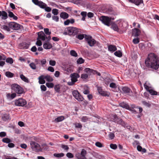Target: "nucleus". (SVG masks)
<instances>
[{"mask_svg":"<svg viewBox=\"0 0 159 159\" xmlns=\"http://www.w3.org/2000/svg\"><path fill=\"white\" fill-rule=\"evenodd\" d=\"M145 63L148 67L157 70L159 67V57L156 54L151 53L146 59Z\"/></svg>","mask_w":159,"mask_h":159,"instance_id":"obj_1","label":"nucleus"},{"mask_svg":"<svg viewBox=\"0 0 159 159\" xmlns=\"http://www.w3.org/2000/svg\"><path fill=\"white\" fill-rule=\"evenodd\" d=\"M79 32V29L76 27H69L66 28L63 32V34L65 35H68L70 36H75Z\"/></svg>","mask_w":159,"mask_h":159,"instance_id":"obj_2","label":"nucleus"},{"mask_svg":"<svg viewBox=\"0 0 159 159\" xmlns=\"http://www.w3.org/2000/svg\"><path fill=\"white\" fill-rule=\"evenodd\" d=\"M113 117V121L115 123L120 125L122 126L125 128H126L128 129H129L130 128V126L125 122L121 119L118 118L116 115H114Z\"/></svg>","mask_w":159,"mask_h":159,"instance_id":"obj_3","label":"nucleus"},{"mask_svg":"<svg viewBox=\"0 0 159 159\" xmlns=\"http://www.w3.org/2000/svg\"><path fill=\"white\" fill-rule=\"evenodd\" d=\"M11 88L15 92L18 94H21L24 93V89L20 85L16 84H14L11 85Z\"/></svg>","mask_w":159,"mask_h":159,"instance_id":"obj_4","label":"nucleus"},{"mask_svg":"<svg viewBox=\"0 0 159 159\" xmlns=\"http://www.w3.org/2000/svg\"><path fill=\"white\" fill-rule=\"evenodd\" d=\"M30 147L32 150L36 152L42 151V148L40 145L34 141H31L30 143Z\"/></svg>","mask_w":159,"mask_h":159,"instance_id":"obj_5","label":"nucleus"},{"mask_svg":"<svg viewBox=\"0 0 159 159\" xmlns=\"http://www.w3.org/2000/svg\"><path fill=\"white\" fill-rule=\"evenodd\" d=\"M84 38L90 47L94 46L96 43V41L90 35L85 34Z\"/></svg>","mask_w":159,"mask_h":159,"instance_id":"obj_6","label":"nucleus"},{"mask_svg":"<svg viewBox=\"0 0 159 159\" xmlns=\"http://www.w3.org/2000/svg\"><path fill=\"white\" fill-rule=\"evenodd\" d=\"M114 18L109 17L108 16H102L100 17V20L102 23L105 25L108 26L110 25L111 20H114Z\"/></svg>","mask_w":159,"mask_h":159,"instance_id":"obj_7","label":"nucleus"},{"mask_svg":"<svg viewBox=\"0 0 159 159\" xmlns=\"http://www.w3.org/2000/svg\"><path fill=\"white\" fill-rule=\"evenodd\" d=\"M122 25L123 23H122L120 22L118 25L114 23L112 24L111 27L114 30L120 33L122 31V30L123 29L121 28Z\"/></svg>","mask_w":159,"mask_h":159,"instance_id":"obj_8","label":"nucleus"},{"mask_svg":"<svg viewBox=\"0 0 159 159\" xmlns=\"http://www.w3.org/2000/svg\"><path fill=\"white\" fill-rule=\"evenodd\" d=\"M87 154L86 151L83 149L80 153H77L75 154V157L78 159H86L85 155Z\"/></svg>","mask_w":159,"mask_h":159,"instance_id":"obj_9","label":"nucleus"},{"mask_svg":"<svg viewBox=\"0 0 159 159\" xmlns=\"http://www.w3.org/2000/svg\"><path fill=\"white\" fill-rule=\"evenodd\" d=\"M10 28L14 30H19L20 27L21 25L15 22H10L9 23Z\"/></svg>","mask_w":159,"mask_h":159,"instance_id":"obj_10","label":"nucleus"},{"mask_svg":"<svg viewBox=\"0 0 159 159\" xmlns=\"http://www.w3.org/2000/svg\"><path fill=\"white\" fill-rule=\"evenodd\" d=\"M32 2L35 5L38 6L42 8H44L46 4L43 2L39 0H32Z\"/></svg>","mask_w":159,"mask_h":159,"instance_id":"obj_11","label":"nucleus"},{"mask_svg":"<svg viewBox=\"0 0 159 159\" xmlns=\"http://www.w3.org/2000/svg\"><path fill=\"white\" fill-rule=\"evenodd\" d=\"M32 2L35 5L38 6L42 8H44L46 4L43 2L39 0H32Z\"/></svg>","mask_w":159,"mask_h":159,"instance_id":"obj_12","label":"nucleus"},{"mask_svg":"<svg viewBox=\"0 0 159 159\" xmlns=\"http://www.w3.org/2000/svg\"><path fill=\"white\" fill-rule=\"evenodd\" d=\"M73 96L76 99H84L83 96L77 90H74L72 92Z\"/></svg>","mask_w":159,"mask_h":159,"instance_id":"obj_13","label":"nucleus"},{"mask_svg":"<svg viewBox=\"0 0 159 159\" xmlns=\"http://www.w3.org/2000/svg\"><path fill=\"white\" fill-rule=\"evenodd\" d=\"M26 103V100H15V105L19 106H23Z\"/></svg>","mask_w":159,"mask_h":159,"instance_id":"obj_14","label":"nucleus"},{"mask_svg":"<svg viewBox=\"0 0 159 159\" xmlns=\"http://www.w3.org/2000/svg\"><path fill=\"white\" fill-rule=\"evenodd\" d=\"M123 92L126 94L131 96L132 95V92L131 89L127 87H124L122 88Z\"/></svg>","mask_w":159,"mask_h":159,"instance_id":"obj_15","label":"nucleus"},{"mask_svg":"<svg viewBox=\"0 0 159 159\" xmlns=\"http://www.w3.org/2000/svg\"><path fill=\"white\" fill-rule=\"evenodd\" d=\"M129 2L133 3L136 6H139L142 4L144 5L143 0H128Z\"/></svg>","mask_w":159,"mask_h":159,"instance_id":"obj_16","label":"nucleus"},{"mask_svg":"<svg viewBox=\"0 0 159 159\" xmlns=\"http://www.w3.org/2000/svg\"><path fill=\"white\" fill-rule=\"evenodd\" d=\"M80 77V75L78 73H74L71 74L70 75L71 80L73 81V82L75 83L77 81V79L79 78Z\"/></svg>","mask_w":159,"mask_h":159,"instance_id":"obj_17","label":"nucleus"},{"mask_svg":"<svg viewBox=\"0 0 159 159\" xmlns=\"http://www.w3.org/2000/svg\"><path fill=\"white\" fill-rule=\"evenodd\" d=\"M30 45L29 43H27L25 42L20 44L19 47L21 49H27L29 48Z\"/></svg>","mask_w":159,"mask_h":159,"instance_id":"obj_18","label":"nucleus"},{"mask_svg":"<svg viewBox=\"0 0 159 159\" xmlns=\"http://www.w3.org/2000/svg\"><path fill=\"white\" fill-rule=\"evenodd\" d=\"M38 38L37 39L41 40L42 41H44L45 39V34L43 31H41L38 33Z\"/></svg>","mask_w":159,"mask_h":159,"instance_id":"obj_19","label":"nucleus"},{"mask_svg":"<svg viewBox=\"0 0 159 159\" xmlns=\"http://www.w3.org/2000/svg\"><path fill=\"white\" fill-rule=\"evenodd\" d=\"M140 32L139 29L135 28L133 29L132 35L134 37H138L140 35Z\"/></svg>","mask_w":159,"mask_h":159,"instance_id":"obj_20","label":"nucleus"},{"mask_svg":"<svg viewBox=\"0 0 159 159\" xmlns=\"http://www.w3.org/2000/svg\"><path fill=\"white\" fill-rule=\"evenodd\" d=\"M2 16V20H6L8 18V15L7 13L5 11H0V17Z\"/></svg>","mask_w":159,"mask_h":159,"instance_id":"obj_21","label":"nucleus"},{"mask_svg":"<svg viewBox=\"0 0 159 159\" xmlns=\"http://www.w3.org/2000/svg\"><path fill=\"white\" fill-rule=\"evenodd\" d=\"M119 105L120 107L123 108H125L128 110L130 109V107L128 104L124 102L120 103Z\"/></svg>","mask_w":159,"mask_h":159,"instance_id":"obj_22","label":"nucleus"},{"mask_svg":"<svg viewBox=\"0 0 159 159\" xmlns=\"http://www.w3.org/2000/svg\"><path fill=\"white\" fill-rule=\"evenodd\" d=\"M108 50L110 52H114L117 50L116 47L113 45H110L108 46Z\"/></svg>","mask_w":159,"mask_h":159,"instance_id":"obj_23","label":"nucleus"},{"mask_svg":"<svg viewBox=\"0 0 159 159\" xmlns=\"http://www.w3.org/2000/svg\"><path fill=\"white\" fill-rule=\"evenodd\" d=\"M1 117L3 120L6 121L9 119V115L8 114H3L1 115Z\"/></svg>","mask_w":159,"mask_h":159,"instance_id":"obj_24","label":"nucleus"},{"mask_svg":"<svg viewBox=\"0 0 159 159\" xmlns=\"http://www.w3.org/2000/svg\"><path fill=\"white\" fill-rule=\"evenodd\" d=\"M44 75H42L39 78V83L40 84H43L45 83V81L44 80L45 78H44Z\"/></svg>","mask_w":159,"mask_h":159,"instance_id":"obj_25","label":"nucleus"},{"mask_svg":"<svg viewBox=\"0 0 159 159\" xmlns=\"http://www.w3.org/2000/svg\"><path fill=\"white\" fill-rule=\"evenodd\" d=\"M98 90L99 93L102 95L104 96H109V94L107 92L102 91L101 89L98 88Z\"/></svg>","mask_w":159,"mask_h":159,"instance_id":"obj_26","label":"nucleus"},{"mask_svg":"<svg viewBox=\"0 0 159 159\" xmlns=\"http://www.w3.org/2000/svg\"><path fill=\"white\" fill-rule=\"evenodd\" d=\"M105 13L110 15L113 14L114 12L111 7H109L105 11Z\"/></svg>","mask_w":159,"mask_h":159,"instance_id":"obj_27","label":"nucleus"},{"mask_svg":"<svg viewBox=\"0 0 159 159\" xmlns=\"http://www.w3.org/2000/svg\"><path fill=\"white\" fill-rule=\"evenodd\" d=\"M43 47L45 49H50L52 48V46L51 44L47 43L43 44Z\"/></svg>","mask_w":159,"mask_h":159,"instance_id":"obj_28","label":"nucleus"},{"mask_svg":"<svg viewBox=\"0 0 159 159\" xmlns=\"http://www.w3.org/2000/svg\"><path fill=\"white\" fill-rule=\"evenodd\" d=\"M60 16L61 18L64 19L67 18L69 16L68 14L66 12H61Z\"/></svg>","mask_w":159,"mask_h":159,"instance_id":"obj_29","label":"nucleus"},{"mask_svg":"<svg viewBox=\"0 0 159 159\" xmlns=\"http://www.w3.org/2000/svg\"><path fill=\"white\" fill-rule=\"evenodd\" d=\"M8 16L10 18H13L15 20H17L18 19L17 17L15 16L13 13L11 11H8Z\"/></svg>","mask_w":159,"mask_h":159,"instance_id":"obj_30","label":"nucleus"},{"mask_svg":"<svg viewBox=\"0 0 159 159\" xmlns=\"http://www.w3.org/2000/svg\"><path fill=\"white\" fill-rule=\"evenodd\" d=\"M20 77L21 79L24 82L27 83L29 82V80L27 78L25 77L23 74H21L20 75Z\"/></svg>","mask_w":159,"mask_h":159,"instance_id":"obj_31","label":"nucleus"},{"mask_svg":"<svg viewBox=\"0 0 159 159\" xmlns=\"http://www.w3.org/2000/svg\"><path fill=\"white\" fill-rule=\"evenodd\" d=\"M64 154L63 153H55L53 154L54 157L59 158L63 157L64 156Z\"/></svg>","mask_w":159,"mask_h":159,"instance_id":"obj_32","label":"nucleus"},{"mask_svg":"<svg viewBox=\"0 0 159 159\" xmlns=\"http://www.w3.org/2000/svg\"><path fill=\"white\" fill-rule=\"evenodd\" d=\"M44 78L47 81L50 82H52L53 80L52 78L49 75H46L44 76Z\"/></svg>","mask_w":159,"mask_h":159,"instance_id":"obj_33","label":"nucleus"},{"mask_svg":"<svg viewBox=\"0 0 159 159\" xmlns=\"http://www.w3.org/2000/svg\"><path fill=\"white\" fill-rule=\"evenodd\" d=\"M7 96L8 98L13 99L16 97V93H13L11 94L10 93H7Z\"/></svg>","mask_w":159,"mask_h":159,"instance_id":"obj_34","label":"nucleus"},{"mask_svg":"<svg viewBox=\"0 0 159 159\" xmlns=\"http://www.w3.org/2000/svg\"><path fill=\"white\" fill-rule=\"evenodd\" d=\"M2 141L4 143L8 144L11 142V140L10 139L8 138H5L2 139Z\"/></svg>","mask_w":159,"mask_h":159,"instance_id":"obj_35","label":"nucleus"},{"mask_svg":"<svg viewBox=\"0 0 159 159\" xmlns=\"http://www.w3.org/2000/svg\"><path fill=\"white\" fill-rule=\"evenodd\" d=\"M1 28L7 31H10V28L9 25L7 26L5 25H2Z\"/></svg>","mask_w":159,"mask_h":159,"instance_id":"obj_36","label":"nucleus"},{"mask_svg":"<svg viewBox=\"0 0 159 159\" xmlns=\"http://www.w3.org/2000/svg\"><path fill=\"white\" fill-rule=\"evenodd\" d=\"M64 119V117L63 116H61L57 117L55 120V121L57 122L61 121Z\"/></svg>","mask_w":159,"mask_h":159,"instance_id":"obj_37","label":"nucleus"},{"mask_svg":"<svg viewBox=\"0 0 159 159\" xmlns=\"http://www.w3.org/2000/svg\"><path fill=\"white\" fill-rule=\"evenodd\" d=\"M5 75L8 77L12 78L14 76V74L10 72L7 71L5 73Z\"/></svg>","mask_w":159,"mask_h":159,"instance_id":"obj_38","label":"nucleus"},{"mask_svg":"<svg viewBox=\"0 0 159 159\" xmlns=\"http://www.w3.org/2000/svg\"><path fill=\"white\" fill-rule=\"evenodd\" d=\"M114 54L115 56L120 57H121L122 55V52L120 51H116Z\"/></svg>","mask_w":159,"mask_h":159,"instance_id":"obj_39","label":"nucleus"},{"mask_svg":"<svg viewBox=\"0 0 159 159\" xmlns=\"http://www.w3.org/2000/svg\"><path fill=\"white\" fill-rule=\"evenodd\" d=\"M42 150H47L48 148V146L45 143H44L41 145Z\"/></svg>","mask_w":159,"mask_h":159,"instance_id":"obj_40","label":"nucleus"},{"mask_svg":"<svg viewBox=\"0 0 159 159\" xmlns=\"http://www.w3.org/2000/svg\"><path fill=\"white\" fill-rule=\"evenodd\" d=\"M6 62L11 64L13 62V59L11 57H8L6 59Z\"/></svg>","mask_w":159,"mask_h":159,"instance_id":"obj_41","label":"nucleus"},{"mask_svg":"<svg viewBox=\"0 0 159 159\" xmlns=\"http://www.w3.org/2000/svg\"><path fill=\"white\" fill-rule=\"evenodd\" d=\"M142 103L144 106L148 107H150L151 106V103L149 101H143Z\"/></svg>","mask_w":159,"mask_h":159,"instance_id":"obj_42","label":"nucleus"},{"mask_svg":"<svg viewBox=\"0 0 159 159\" xmlns=\"http://www.w3.org/2000/svg\"><path fill=\"white\" fill-rule=\"evenodd\" d=\"M54 89L56 92L58 93L60 91V84L55 85L54 86Z\"/></svg>","mask_w":159,"mask_h":159,"instance_id":"obj_43","label":"nucleus"},{"mask_svg":"<svg viewBox=\"0 0 159 159\" xmlns=\"http://www.w3.org/2000/svg\"><path fill=\"white\" fill-rule=\"evenodd\" d=\"M70 54L72 56L77 57L78 55L76 52L74 50H71L70 51Z\"/></svg>","mask_w":159,"mask_h":159,"instance_id":"obj_44","label":"nucleus"},{"mask_svg":"<svg viewBox=\"0 0 159 159\" xmlns=\"http://www.w3.org/2000/svg\"><path fill=\"white\" fill-rule=\"evenodd\" d=\"M84 60L82 58H79L77 61V62L78 64H81L83 63L84 62Z\"/></svg>","mask_w":159,"mask_h":159,"instance_id":"obj_45","label":"nucleus"},{"mask_svg":"<svg viewBox=\"0 0 159 159\" xmlns=\"http://www.w3.org/2000/svg\"><path fill=\"white\" fill-rule=\"evenodd\" d=\"M52 13L54 15L57 16L58 14V10L56 8L53 9L52 10Z\"/></svg>","mask_w":159,"mask_h":159,"instance_id":"obj_46","label":"nucleus"},{"mask_svg":"<svg viewBox=\"0 0 159 159\" xmlns=\"http://www.w3.org/2000/svg\"><path fill=\"white\" fill-rule=\"evenodd\" d=\"M149 93L152 95H157V92L152 89H150V90H149Z\"/></svg>","mask_w":159,"mask_h":159,"instance_id":"obj_47","label":"nucleus"},{"mask_svg":"<svg viewBox=\"0 0 159 159\" xmlns=\"http://www.w3.org/2000/svg\"><path fill=\"white\" fill-rule=\"evenodd\" d=\"M76 38L80 40L83 39L84 37V34H80L76 36Z\"/></svg>","mask_w":159,"mask_h":159,"instance_id":"obj_48","label":"nucleus"},{"mask_svg":"<svg viewBox=\"0 0 159 159\" xmlns=\"http://www.w3.org/2000/svg\"><path fill=\"white\" fill-rule=\"evenodd\" d=\"M46 85L49 88H52L54 86V84L52 83H47L46 84Z\"/></svg>","mask_w":159,"mask_h":159,"instance_id":"obj_49","label":"nucleus"},{"mask_svg":"<svg viewBox=\"0 0 159 159\" xmlns=\"http://www.w3.org/2000/svg\"><path fill=\"white\" fill-rule=\"evenodd\" d=\"M80 101V103L81 105H83L84 106H85L88 104V102L86 100H79Z\"/></svg>","mask_w":159,"mask_h":159,"instance_id":"obj_50","label":"nucleus"},{"mask_svg":"<svg viewBox=\"0 0 159 159\" xmlns=\"http://www.w3.org/2000/svg\"><path fill=\"white\" fill-rule=\"evenodd\" d=\"M61 148L64 149V150L68 151L69 148L67 145H65L63 144H62L61 146Z\"/></svg>","mask_w":159,"mask_h":159,"instance_id":"obj_51","label":"nucleus"},{"mask_svg":"<svg viewBox=\"0 0 159 159\" xmlns=\"http://www.w3.org/2000/svg\"><path fill=\"white\" fill-rule=\"evenodd\" d=\"M44 30L45 34L47 35H49L51 34V32L49 31V29L48 28H45Z\"/></svg>","mask_w":159,"mask_h":159,"instance_id":"obj_52","label":"nucleus"},{"mask_svg":"<svg viewBox=\"0 0 159 159\" xmlns=\"http://www.w3.org/2000/svg\"><path fill=\"white\" fill-rule=\"evenodd\" d=\"M108 137L110 139H112L115 137V134L113 133L110 132L108 135Z\"/></svg>","mask_w":159,"mask_h":159,"instance_id":"obj_53","label":"nucleus"},{"mask_svg":"<svg viewBox=\"0 0 159 159\" xmlns=\"http://www.w3.org/2000/svg\"><path fill=\"white\" fill-rule=\"evenodd\" d=\"M52 18L53 20L56 22H58L59 21V17L58 16H57L54 15L52 16Z\"/></svg>","mask_w":159,"mask_h":159,"instance_id":"obj_54","label":"nucleus"},{"mask_svg":"<svg viewBox=\"0 0 159 159\" xmlns=\"http://www.w3.org/2000/svg\"><path fill=\"white\" fill-rule=\"evenodd\" d=\"M30 67L33 69L35 70L36 69V66L34 63H31L30 64Z\"/></svg>","mask_w":159,"mask_h":159,"instance_id":"obj_55","label":"nucleus"},{"mask_svg":"<svg viewBox=\"0 0 159 159\" xmlns=\"http://www.w3.org/2000/svg\"><path fill=\"white\" fill-rule=\"evenodd\" d=\"M56 62L54 60H51L49 61V64L52 66H54L56 65Z\"/></svg>","mask_w":159,"mask_h":159,"instance_id":"obj_56","label":"nucleus"},{"mask_svg":"<svg viewBox=\"0 0 159 159\" xmlns=\"http://www.w3.org/2000/svg\"><path fill=\"white\" fill-rule=\"evenodd\" d=\"M133 42L135 44L138 43L139 42V39L137 38L134 39L133 40Z\"/></svg>","mask_w":159,"mask_h":159,"instance_id":"obj_57","label":"nucleus"},{"mask_svg":"<svg viewBox=\"0 0 159 159\" xmlns=\"http://www.w3.org/2000/svg\"><path fill=\"white\" fill-rule=\"evenodd\" d=\"M110 148L113 149H116L117 148V146L116 144H111L110 145Z\"/></svg>","mask_w":159,"mask_h":159,"instance_id":"obj_58","label":"nucleus"},{"mask_svg":"<svg viewBox=\"0 0 159 159\" xmlns=\"http://www.w3.org/2000/svg\"><path fill=\"white\" fill-rule=\"evenodd\" d=\"M93 71V70H92L89 68H86L84 70L85 72L88 73L92 72Z\"/></svg>","mask_w":159,"mask_h":159,"instance_id":"obj_59","label":"nucleus"},{"mask_svg":"<svg viewBox=\"0 0 159 159\" xmlns=\"http://www.w3.org/2000/svg\"><path fill=\"white\" fill-rule=\"evenodd\" d=\"M88 77V75L86 74H82L81 75V78L82 79H86Z\"/></svg>","mask_w":159,"mask_h":159,"instance_id":"obj_60","label":"nucleus"},{"mask_svg":"<svg viewBox=\"0 0 159 159\" xmlns=\"http://www.w3.org/2000/svg\"><path fill=\"white\" fill-rule=\"evenodd\" d=\"M66 156L69 158H72L74 157L73 154L70 152H68L66 154Z\"/></svg>","mask_w":159,"mask_h":159,"instance_id":"obj_61","label":"nucleus"},{"mask_svg":"<svg viewBox=\"0 0 159 159\" xmlns=\"http://www.w3.org/2000/svg\"><path fill=\"white\" fill-rule=\"evenodd\" d=\"M110 87L111 88L116 89V84L114 83H111L110 84Z\"/></svg>","mask_w":159,"mask_h":159,"instance_id":"obj_62","label":"nucleus"},{"mask_svg":"<svg viewBox=\"0 0 159 159\" xmlns=\"http://www.w3.org/2000/svg\"><path fill=\"white\" fill-rule=\"evenodd\" d=\"M95 145L96 146L99 148H101L103 146L102 144L99 142H96L95 143Z\"/></svg>","mask_w":159,"mask_h":159,"instance_id":"obj_63","label":"nucleus"},{"mask_svg":"<svg viewBox=\"0 0 159 159\" xmlns=\"http://www.w3.org/2000/svg\"><path fill=\"white\" fill-rule=\"evenodd\" d=\"M88 120V118L87 116H83L81 118V120L83 122H86Z\"/></svg>","mask_w":159,"mask_h":159,"instance_id":"obj_64","label":"nucleus"}]
</instances>
